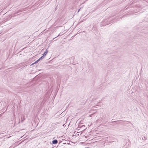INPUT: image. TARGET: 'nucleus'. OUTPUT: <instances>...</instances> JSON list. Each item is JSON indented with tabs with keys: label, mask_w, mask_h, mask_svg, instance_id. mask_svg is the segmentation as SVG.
Segmentation results:
<instances>
[{
	"label": "nucleus",
	"mask_w": 148,
	"mask_h": 148,
	"mask_svg": "<svg viewBox=\"0 0 148 148\" xmlns=\"http://www.w3.org/2000/svg\"><path fill=\"white\" fill-rule=\"evenodd\" d=\"M40 60L39 59L37 61H36V62H37Z\"/></svg>",
	"instance_id": "nucleus-8"
},
{
	"label": "nucleus",
	"mask_w": 148,
	"mask_h": 148,
	"mask_svg": "<svg viewBox=\"0 0 148 148\" xmlns=\"http://www.w3.org/2000/svg\"><path fill=\"white\" fill-rule=\"evenodd\" d=\"M25 119L24 118V117H23V118H21V121L22 122H23V121L24 120H25Z\"/></svg>",
	"instance_id": "nucleus-6"
},
{
	"label": "nucleus",
	"mask_w": 148,
	"mask_h": 148,
	"mask_svg": "<svg viewBox=\"0 0 148 148\" xmlns=\"http://www.w3.org/2000/svg\"><path fill=\"white\" fill-rule=\"evenodd\" d=\"M58 140H53L52 141V143L53 144H56L58 143Z\"/></svg>",
	"instance_id": "nucleus-2"
},
{
	"label": "nucleus",
	"mask_w": 148,
	"mask_h": 148,
	"mask_svg": "<svg viewBox=\"0 0 148 148\" xmlns=\"http://www.w3.org/2000/svg\"><path fill=\"white\" fill-rule=\"evenodd\" d=\"M84 127V128H83V130H85L86 129V128H85V126L84 125H82L80 127H79V126H78L77 128V130H79L80 128H82V127Z\"/></svg>",
	"instance_id": "nucleus-1"
},
{
	"label": "nucleus",
	"mask_w": 148,
	"mask_h": 148,
	"mask_svg": "<svg viewBox=\"0 0 148 148\" xmlns=\"http://www.w3.org/2000/svg\"><path fill=\"white\" fill-rule=\"evenodd\" d=\"M44 56H43H43H42L39 59L40 60H42V59H43L44 57Z\"/></svg>",
	"instance_id": "nucleus-5"
},
{
	"label": "nucleus",
	"mask_w": 148,
	"mask_h": 148,
	"mask_svg": "<svg viewBox=\"0 0 148 148\" xmlns=\"http://www.w3.org/2000/svg\"><path fill=\"white\" fill-rule=\"evenodd\" d=\"M80 8L78 10V12H79V11L80 10Z\"/></svg>",
	"instance_id": "nucleus-10"
},
{
	"label": "nucleus",
	"mask_w": 148,
	"mask_h": 148,
	"mask_svg": "<svg viewBox=\"0 0 148 148\" xmlns=\"http://www.w3.org/2000/svg\"><path fill=\"white\" fill-rule=\"evenodd\" d=\"M48 52V51L47 49L46 51L43 54V56H45Z\"/></svg>",
	"instance_id": "nucleus-3"
},
{
	"label": "nucleus",
	"mask_w": 148,
	"mask_h": 148,
	"mask_svg": "<svg viewBox=\"0 0 148 148\" xmlns=\"http://www.w3.org/2000/svg\"><path fill=\"white\" fill-rule=\"evenodd\" d=\"M83 128H84V127H83L82 128H81L83 131L84 130H83Z\"/></svg>",
	"instance_id": "nucleus-9"
},
{
	"label": "nucleus",
	"mask_w": 148,
	"mask_h": 148,
	"mask_svg": "<svg viewBox=\"0 0 148 148\" xmlns=\"http://www.w3.org/2000/svg\"><path fill=\"white\" fill-rule=\"evenodd\" d=\"M37 63V62H36H36H35L34 63H33V64H35V63Z\"/></svg>",
	"instance_id": "nucleus-7"
},
{
	"label": "nucleus",
	"mask_w": 148,
	"mask_h": 148,
	"mask_svg": "<svg viewBox=\"0 0 148 148\" xmlns=\"http://www.w3.org/2000/svg\"><path fill=\"white\" fill-rule=\"evenodd\" d=\"M142 138L143 140H145L146 139V138L145 137V136H144L143 137H142Z\"/></svg>",
	"instance_id": "nucleus-4"
}]
</instances>
